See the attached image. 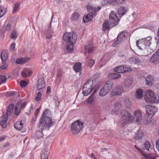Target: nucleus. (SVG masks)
<instances>
[{
	"mask_svg": "<svg viewBox=\"0 0 159 159\" xmlns=\"http://www.w3.org/2000/svg\"><path fill=\"white\" fill-rule=\"evenodd\" d=\"M121 115L122 116L121 118V126L123 127L126 124L133 122L134 119L138 125H140L142 123V114L139 110H137L135 111L134 117L130 113L125 110L122 111Z\"/></svg>",
	"mask_w": 159,
	"mask_h": 159,
	"instance_id": "1",
	"label": "nucleus"
},
{
	"mask_svg": "<svg viewBox=\"0 0 159 159\" xmlns=\"http://www.w3.org/2000/svg\"><path fill=\"white\" fill-rule=\"evenodd\" d=\"M51 112L49 110L47 109L43 112L41 117L40 118L39 123V127L42 130L46 128L49 129L55 123L50 117H47Z\"/></svg>",
	"mask_w": 159,
	"mask_h": 159,
	"instance_id": "2",
	"label": "nucleus"
},
{
	"mask_svg": "<svg viewBox=\"0 0 159 159\" xmlns=\"http://www.w3.org/2000/svg\"><path fill=\"white\" fill-rule=\"evenodd\" d=\"M63 39L66 43V48L67 52H71L73 51L74 43H75L77 39L76 34L73 32H66L63 36Z\"/></svg>",
	"mask_w": 159,
	"mask_h": 159,
	"instance_id": "3",
	"label": "nucleus"
},
{
	"mask_svg": "<svg viewBox=\"0 0 159 159\" xmlns=\"http://www.w3.org/2000/svg\"><path fill=\"white\" fill-rule=\"evenodd\" d=\"M109 20L105 21L102 24V30L105 31L109 30L110 26L113 27L117 25L120 20L114 11H112L109 16Z\"/></svg>",
	"mask_w": 159,
	"mask_h": 159,
	"instance_id": "4",
	"label": "nucleus"
},
{
	"mask_svg": "<svg viewBox=\"0 0 159 159\" xmlns=\"http://www.w3.org/2000/svg\"><path fill=\"white\" fill-rule=\"evenodd\" d=\"M146 113L148 117L146 119L148 123H151L152 120V116H153L157 111V108L154 106L147 105L145 106Z\"/></svg>",
	"mask_w": 159,
	"mask_h": 159,
	"instance_id": "5",
	"label": "nucleus"
},
{
	"mask_svg": "<svg viewBox=\"0 0 159 159\" xmlns=\"http://www.w3.org/2000/svg\"><path fill=\"white\" fill-rule=\"evenodd\" d=\"M93 80L89 79L87 80L82 89V93L85 96L89 95L92 92L94 86L93 87Z\"/></svg>",
	"mask_w": 159,
	"mask_h": 159,
	"instance_id": "6",
	"label": "nucleus"
},
{
	"mask_svg": "<svg viewBox=\"0 0 159 159\" xmlns=\"http://www.w3.org/2000/svg\"><path fill=\"white\" fill-rule=\"evenodd\" d=\"M84 123L79 120L75 121L71 125V130L75 135L78 134L83 128Z\"/></svg>",
	"mask_w": 159,
	"mask_h": 159,
	"instance_id": "7",
	"label": "nucleus"
},
{
	"mask_svg": "<svg viewBox=\"0 0 159 159\" xmlns=\"http://www.w3.org/2000/svg\"><path fill=\"white\" fill-rule=\"evenodd\" d=\"M145 99H159V94H155L154 92L152 90H148L145 92L144 95Z\"/></svg>",
	"mask_w": 159,
	"mask_h": 159,
	"instance_id": "8",
	"label": "nucleus"
},
{
	"mask_svg": "<svg viewBox=\"0 0 159 159\" xmlns=\"http://www.w3.org/2000/svg\"><path fill=\"white\" fill-rule=\"evenodd\" d=\"M26 104V102H23L22 100H20L16 104L14 109V113L16 116H18L20 114L21 109L24 108Z\"/></svg>",
	"mask_w": 159,
	"mask_h": 159,
	"instance_id": "9",
	"label": "nucleus"
},
{
	"mask_svg": "<svg viewBox=\"0 0 159 159\" xmlns=\"http://www.w3.org/2000/svg\"><path fill=\"white\" fill-rule=\"evenodd\" d=\"M149 61L151 63L155 64L159 63V49L152 55Z\"/></svg>",
	"mask_w": 159,
	"mask_h": 159,
	"instance_id": "10",
	"label": "nucleus"
},
{
	"mask_svg": "<svg viewBox=\"0 0 159 159\" xmlns=\"http://www.w3.org/2000/svg\"><path fill=\"white\" fill-rule=\"evenodd\" d=\"M113 84L111 81H107L106 84L104 85L103 88L105 90V92L103 93H102V95L106 94L109 92L110 90L111 89L113 86Z\"/></svg>",
	"mask_w": 159,
	"mask_h": 159,
	"instance_id": "11",
	"label": "nucleus"
},
{
	"mask_svg": "<svg viewBox=\"0 0 159 159\" xmlns=\"http://www.w3.org/2000/svg\"><path fill=\"white\" fill-rule=\"evenodd\" d=\"M37 89L38 90L43 89L45 86V82L43 78L39 79L36 84Z\"/></svg>",
	"mask_w": 159,
	"mask_h": 159,
	"instance_id": "12",
	"label": "nucleus"
},
{
	"mask_svg": "<svg viewBox=\"0 0 159 159\" xmlns=\"http://www.w3.org/2000/svg\"><path fill=\"white\" fill-rule=\"evenodd\" d=\"M23 124L22 123L21 120L17 121L14 125V127L17 130L21 131L22 132L26 131V129H24Z\"/></svg>",
	"mask_w": 159,
	"mask_h": 159,
	"instance_id": "13",
	"label": "nucleus"
},
{
	"mask_svg": "<svg viewBox=\"0 0 159 159\" xmlns=\"http://www.w3.org/2000/svg\"><path fill=\"white\" fill-rule=\"evenodd\" d=\"M150 152H151V153L145 154L144 153L142 154L146 159H155V157L153 154L155 152V148L153 147H152Z\"/></svg>",
	"mask_w": 159,
	"mask_h": 159,
	"instance_id": "14",
	"label": "nucleus"
},
{
	"mask_svg": "<svg viewBox=\"0 0 159 159\" xmlns=\"http://www.w3.org/2000/svg\"><path fill=\"white\" fill-rule=\"evenodd\" d=\"M143 135L144 133L142 130L139 129L135 134L133 138L136 140H139L143 138Z\"/></svg>",
	"mask_w": 159,
	"mask_h": 159,
	"instance_id": "15",
	"label": "nucleus"
},
{
	"mask_svg": "<svg viewBox=\"0 0 159 159\" xmlns=\"http://www.w3.org/2000/svg\"><path fill=\"white\" fill-rule=\"evenodd\" d=\"M8 118L7 114H4L0 118V125L3 128H5L6 127L7 121Z\"/></svg>",
	"mask_w": 159,
	"mask_h": 159,
	"instance_id": "16",
	"label": "nucleus"
},
{
	"mask_svg": "<svg viewBox=\"0 0 159 159\" xmlns=\"http://www.w3.org/2000/svg\"><path fill=\"white\" fill-rule=\"evenodd\" d=\"M89 14H88L86 16H84L83 17V21L85 23H87L92 20V19L95 16V15L92 12H89Z\"/></svg>",
	"mask_w": 159,
	"mask_h": 159,
	"instance_id": "17",
	"label": "nucleus"
},
{
	"mask_svg": "<svg viewBox=\"0 0 159 159\" xmlns=\"http://www.w3.org/2000/svg\"><path fill=\"white\" fill-rule=\"evenodd\" d=\"M85 53L90 54L93 52L94 50V48L93 44L92 43L88 44L86 45L84 47Z\"/></svg>",
	"mask_w": 159,
	"mask_h": 159,
	"instance_id": "18",
	"label": "nucleus"
},
{
	"mask_svg": "<svg viewBox=\"0 0 159 159\" xmlns=\"http://www.w3.org/2000/svg\"><path fill=\"white\" fill-rule=\"evenodd\" d=\"M4 94L5 96L10 97L13 96L16 98L20 97V94L19 92L15 91L8 92L5 93Z\"/></svg>",
	"mask_w": 159,
	"mask_h": 159,
	"instance_id": "19",
	"label": "nucleus"
},
{
	"mask_svg": "<svg viewBox=\"0 0 159 159\" xmlns=\"http://www.w3.org/2000/svg\"><path fill=\"white\" fill-rule=\"evenodd\" d=\"M144 45L146 47H149L151 44V40L152 38L151 37H148L144 39H142Z\"/></svg>",
	"mask_w": 159,
	"mask_h": 159,
	"instance_id": "20",
	"label": "nucleus"
},
{
	"mask_svg": "<svg viewBox=\"0 0 159 159\" xmlns=\"http://www.w3.org/2000/svg\"><path fill=\"white\" fill-rule=\"evenodd\" d=\"M81 68V64L79 62L76 63L73 66V69L76 72H79V75H80L82 73Z\"/></svg>",
	"mask_w": 159,
	"mask_h": 159,
	"instance_id": "21",
	"label": "nucleus"
},
{
	"mask_svg": "<svg viewBox=\"0 0 159 159\" xmlns=\"http://www.w3.org/2000/svg\"><path fill=\"white\" fill-rule=\"evenodd\" d=\"M32 72L30 71L28 69H25L22 71V75L24 78H27L30 77L32 74Z\"/></svg>",
	"mask_w": 159,
	"mask_h": 159,
	"instance_id": "22",
	"label": "nucleus"
},
{
	"mask_svg": "<svg viewBox=\"0 0 159 159\" xmlns=\"http://www.w3.org/2000/svg\"><path fill=\"white\" fill-rule=\"evenodd\" d=\"M153 81V78L151 75H148L146 78V84L148 86H150L152 85Z\"/></svg>",
	"mask_w": 159,
	"mask_h": 159,
	"instance_id": "23",
	"label": "nucleus"
},
{
	"mask_svg": "<svg viewBox=\"0 0 159 159\" xmlns=\"http://www.w3.org/2000/svg\"><path fill=\"white\" fill-rule=\"evenodd\" d=\"M152 147L151 143L148 140H146L143 145V149L148 151H149Z\"/></svg>",
	"mask_w": 159,
	"mask_h": 159,
	"instance_id": "24",
	"label": "nucleus"
},
{
	"mask_svg": "<svg viewBox=\"0 0 159 159\" xmlns=\"http://www.w3.org/2000/svg\"><path fill=\"white\" fill-rule=\"evenodd\" d=\"M101 3L103 6L114 5V0H103L101 2Z\"/></svg>",
	"mask_w": 159,
	"mask_h": 159,
	"instance_id": "25",
	"label": "nucleus"
},
{
	"mask_svg": "<svg viewBox=\"0 0 159 159\" xmlns=\"http://www.w3.org/2000/svg\"><path fill=\"white\" fill-rule=\"evenodd\" d=\"M127 10L123 7H120L117 10L118 15L120 16H122L126 13Z\"/></svg>",
	"mask_w": 159,
	"mask_h": 159,
	"instance_id": "26",
	"label": "nucleus"
},
{
	"mask_svg": "<svg viewBox=\"0 0 159 159\" xmlns=\"http://www.w3.org/2000/svg\"><path fill=\"white\" fill-rule=\"evenodd\" d=\"M143 41V39H142L138 40L136 43L137 47L140 50H143V48L146 47L143 43L142 42Z\"/></svg>",
	"mask_w": 159,
	"mask_h": 159,
	"instance_id": "27",
	"label": "nucleus"
},
{
	"mask_svg": "<svg viewBox=\"0 0 159 159\" xmlns=\"http://www.w3.org/2000/svg\"><path fill=\"white\" fill-rule=\"evenodd\" d=\"M51 23H50L49 26L48 27V30L46 31V37L47 39H50L52 35V32L51 29Z\"/></svg>",
	"mask_w": 159,
	"mask_h": 159,
	"instance_id": "28",
	"label": "nucleus"
},
{
	"mask_svg": "<svg viewBox=\"0 0 159 159\" xmlns=\"http://www.w3.org/2000/svg\"><path fill=\"white\" fill-rule=\"evenodd\" d=\"M14 105L12 104L9 105L7 108V111L6 113L4 114H7V116H8L11 115L13 111L14 108Z\"/></svg>",
	"mask_w": 159,
	"mask_h": 159,
	"instance_id": "29",
	"label": "nucleus"
},
{
	"mask_svg": "<svg viewBox=\"0 0 159 159\" xmlns=\"http://www.w3.org/2000/svg\"><path fill=\"white\" fill-rule=\"evenodd\" d=\"M121 76L119 73H111L108 75V77L110 79H117L120 78Z\"/></svg>",
	"mask_w": 159,
	"mask_h": 159,
	"instance_id": "30",
	"label": "nucleus"
},
{
	"mask_svg": "<svg viewBox=\"0 0 159 159\" xmlns=\"http://www.w3.org/2000/svg\"><path fill=\"white\" fill-rule=\"evenodd\" d=\"M156 48V47L152 48H151L149 47H147V48L145 51V53L146 54V55H148L153 52L154 51Z\"/></svg>",
	"mask_w": 159,
	"mask_h": 159,
	"instance_id": "31",
	"label": "nucleus"
},
{
	"mask_svg": "<svg viewBox=\"0 0 159 159\" xmlns=\"http://www.w3.org/2000/svg\"><path fill=\"white\" fill-rule=\"evenodd\" d=\"M123 65H121L115 67L113 70L114 72L118 73H123Z\"/></svg>",
	"mask_w": 159,
	"mask_h": 159,
	"instance_id": "32",
	"label": "nucleus"
},
{
	"mask_svg": "<svg viewBox=\"0 0 159 159\" xmlns=\"http://www.w3.org/2000/svg\"><path fill=\"white\" fill-rule=\"evenodd\" d=\"M87 9L89 12H91L92 11V12L94 13V12H96L100 10L101 9V7H98L97 8H94L91 6H88L87 7Z\"/></svg>",
	"mask_w": 159,
	"mask_h": 159,
	"instance_id": "33",
	"label": "nucleus"
},
{
	"mask_svg": "<svg viewBox=\"0 0 159 159\" xmlns=\"http://www.w3.org/2000/svg\"><path fill=\"white\" fill-rule=\"evenodd\" d=\"M1 59L3 62H6L8 57V54L3 51L1 54Z\"/></svg>",
	"mask_w": 159,
	"mask_h": 159,
	"instance_id": "34",
	"label": "nucleus"
},
{
	"mask_svg": "<svg viewBox=\"0 0 159 159\" xmlns=\"http://www.w3.org/2000/svg\"><path fill=\"white\" fill-rule=\"evenodd\" d=\"M124 34V33L122 32L118 36L116 41V42L118 43H119L120 42L123 40V37H125V36Z\"/></svg>",
	"mask_w": 159,
	"mask_h": 159,
	"instance_id": "35",
	"label": "nucleus"
},
{
	"mask_svg": "<svg viewBox=\"0 0 159 159\" xmlns=\"http://www.w3.org/2000/svg\"><path fill=\"white\" fill-rule=\"evenodd\" d=\"M116 93L118 95H120L123 92V87L121 86H117L115 89Z\"/></svg>",
	"mask_w": 159,
	"mask_h": 159,
	"instance_id": "36",
	"label": "nucleus"
},
{
	"mask_svg": "<svg viewBox=\"0 0 159 159\" xmlns=\"http://www.w3.org/2000/svg\"><path fill=\"white\" fill-rule=\"evenodd\" d=\"M136 93L137 98L140 99L143 97V91L142 90L140 89H139L137 90Z\"/></svg>",
	"mask_w": 159,
	"mask_h": 159,
	"instance_id": "37",
	"label": "nucleus"
},
{
	"mask_svg": "<svg viewBox=\"0 0 159 159\" xmlns=\"http://www.w3.org/2000/svg\"><path fill=\"white\" fill-rule=\"evenodd\" d=\"M129 60L130 62L134 64L139 63L140 62V60L136 57H133L130 58Z\"/></svg>",
	"mask_w": 159,
	"mask_h": 159,
	"instance_id": "38",
	"label": "nucleus"
},
{
	"mask_svg": "<svg viewBox=\"0 0 159 159\" xmlns=\"http://www.w3.org/2000/svg\"><path fill=\"white\" fill-rule=\"evenodd\" d=\"M48 153L47 151H43L41 155V159H48Z\"/></svg>",
	"mask_w": 159,
	"mask_h": 159,
	"instance_id": "39",
	"label": "nucleus"
},
{
	"mask_svg": "<svg viewBox=\"0 0 159 159\" xmlns=\"http://www.w3.org/2000/svg\"><path fill=\"white\" fill-rule=\"evenodd\" d=\"M10 37L11 39L15 40L17 37L16 30H12L10 34Z\"/></svg>",
	"mask_w": 159,
	"mask_h": 159,
	"instance_id": "40",
	"label": "nucleus"
},
{
	"mask_svg": "<svg viewBox=\"0 0 159 159\" xmlns=\"http://www.w3.org/2000/svg\"><path fill=\"white\" fill-rule=\"evenodd\" d=\"M7 10V9L4 8L1 6H0V18L4 16Z\"/></svg>",
	"mask_w": 159,
	"mask_h": 159,
	"instance_id": "41",
	"label": "nucleus"
},
{
	"mask_svg": "<svg viewBox=\"0 0 159 159\" xmlns=\"http://www.w3.org/2000/svg\"><path fill=\"white\" fill-rule=\"evenodd\" d=\"M80 15L77 12H75L72 15L71 19L72 20H76L78 19L80 17Z\"/></svg>",
	"mask_w": 159,
	"mask_h": 159,
	"instance_id": "42",
	"label": "nucleus"
},
{
	"mask_svg": "<svg viewBox=\"0 0 159 159\" xmlns=\"http://www.w3.org/2000/svg\"><path fill=\"white\" fill-rule=\"evenodd\" d=\"M133 83V81L131 80L129 78H127L125 81V85L127 87L131 85Z\"/></svg>",
	"mask_w": 159,
	"mask_h": 159,
	"instance_id": "43",
	"label": "nucleus"
},
{
	"mask_svg": "<svg viewBox=\"0 0 159 159\" xmlns=\"http://www.w3.org/2000/svg\"><path fill=\"white\" fill-rule=\"evenodd\" d=\"M123 73L130 72L132 71L131 68L127 65H123Z\"/></svg>",
	"mask_w": 159,
	"mask_h": 159,
	"instance_id": "44",
	"label": "nucleus"
},
{
	"mask_svg": "<svg viewBox=\"0 0 159 159\" xmlns=\"http://www.w3.org/2000/svg\"><path fill=\"white\" fill-rule=\"evenodd\" d=\"M20 3L19 2H16L15 3L14 7L13 10V12L15 13L17 11L18 9L20 7Z\"/></svg>",
	"mask_w": 159,
	"mask_h": 159,
	"instance_id": "45",
	"label": "nucleus"
},
{
	"mask_svg": "<svg viewBox=\"0 0 159 159\" xmlns=\"http://www.w3.org/2000/svg\"><path fill=\"white\" fill-rule=\"evenodd\" d=\"M95 63V60L93 59H90L88 61V66L90 67H92Z\"/></svg>",
	"mask_w": 159,
	"mask_h": 159,
	"instance_id": "46",
	"label": "nucleus"
},
{
	"mask_svg": "<svg viewBox=\"0 0 159 159\" xmlns=\"http://www.w3.org/2000/svg\"><path fill=\"white\" fill-rule=\"evenodd\" d=\"M146 102L152 104H158L159 103V100H145Z\"/></svg>",
	"mask_w": 159,
	"mask_h": 159,
	"instance_id": "47",
	"label": "nucleus"
},
{
	"mask_svg": "<svg viewBox=\"0 0 159 159\" xmlns=\"http://www.w3.org/2000/svg\"><path fill=\"white\" fill-rule=\"evenodd\" d=\"M43 93V90H40V92H39L37 93V96L36 97L35 99H41L42 95V93Z\"/></svg>",
	"mask_w": 159,
	"mask_h": 159,
	"instance_id": "48",
	"label": "nucleus"
},
{
	"mask_svg": "<svg viewBox=\"0 0 159 159\" xmlns=\"http://www.w3.org/2000/svg\"><path fill=\"white\" fill-rule=\"evenodd\" d=\"M7 80V78L5 75H0V80L1 81L2 83H4Z\"/></svg>",
	"mask_w": 159,
	"mask_h": 159,
	"instance_id": "49",
	"label": "nucleus"
},
{
	"mask_svg": "<svg viewBox=\"0 0 159 159\" xmlns=\"http://www.w3.org/2000/svg\"><path fill=\"white\" fill-rule=\"evenodd\" d=\"M8 67L7 64L6 63V62H2V65L0 66V68L2 70L6 69Z\"/></svg>",
	"mask_w": 159,
	"mask_h": 159,
	"instance_id": "50",
	"label": "nucleus"
},
{
	"mask_svg": "<svg viewBox=\"0 0 159 159\" xmlns=\"http://www.w3.org/2000/svg\"><path fill=\"white\" fill-rule=\"evenodd\" d=\"M36 135L38 139H39L43 137V133L42 131H38L36 132Z\"/></svg>",
	"mask_w": 159,
	"mask_h": 159,
	"instance_id": "51",
	"label": "nucleus"
},
{
	"mask_svg": "<svg viewBox=\"0 0 159 159\" xmlns=\"http://www.w3.org/2000/svg\"><path fill=\"white\" fill-rule=\"evenodd\" d=\"M28 83L27 82L24 81H21L20 82V86L21 87H23L26 86Z\"/></svg>",
	"mask_w": 159,
	"mask_h": 159,
	"instance_id": "52",
	"label": "nucleus"
},
{
	"mask_svg": "<svg viewBox=\"0 0 159 159\" xmlns=\"http://www.w3.org/2000/svg\"><path fill=\"white\" fill-rule=\"evenodd\" d=\"M16 44L15 43H12L11 44L10 47V49L11 51H14L15 48Z\"/></svg>",
	"mask_w": 159,
	"mask_h": 159,
	"instance_id": "53",
	"label": "nucleus"
},
{
	"mask_svg": "<svg viewBox=\"0 0 159 159\" xmlns=\"http://www.w3.org/2000/svg\"><path fill=\"white\" fill-rule=\"evenodd\" d=\"M5 29L6 30H11V26L10 24L7 23L5 27Z\"/></svg>",
	"mask_w": 159,
	"mask_h": 159,
	"instance_id": "54",
	"label": "nucleus"
},
{
	"mask_svg": "<svg viewBox=\"0 0 159 159\" xmlns=\"http://www.w3.org/2000/svg\"><path fill=\"white\" fill-rule=\"evenodd\" d=\"M115 2L118 4H122L125 2V0H114V3Z\"/></svg>",
	"mask_w": 159,
	"mask_h": 159,
	"instance_id": "55",
	"label": "nucleus"
},
{
	"mask_svg": "<svg viewBox=\"0 0 159 159\" xmlns=\"http://www.w3.org/2000/svg\"><path fill=\"white\" fill-rule=\"evenodd\" d=\"M134 147L137 150V151L142 155L144 153L143 151L140 148H139L135 145L134 146Z\"/></svg>",
	"mask_w": 159,
	"mask_h": 159,
	"instance_id": "56",
	"label": "nucleus"
},
{
	"mask_svg": "<svg viewBox=\"0 0 159 159\" xmlns=\"http://www.w3.org/2000/svg\"><path fill=\"white\" fill-rule=\"evenodd\" d=\"M16 63L18 64H23V60L21 58L17 59L16 61Z\"/></svg>",
	"mask_w": 159,
	"mask_h": 159,
	"instance_id": "57",
	"label": "nucleus"
},
{
	"mask_svg": "<svg viewBox=\"0 0 159 159\" xmlns=\"http://www.w3.org/2000/svg\"><path fill=\"white\" fill-rule=\"evenodd\" d=\"M21 58L23 60V64L29 61L30 59V58L29 57Z\"/></svg>",
	"mask_w": 159,
	"mask_h": 159,
	"instance_id": "58",
	"label": "nucleus"
},
{
	"mask_svg": "<svg viewBox=\"0 0 159 159\" xmlns=\"http://www.w3.org/2000/svg\"><path fill=\"white\" fill-rule=\"evenodd\" d=\"M117 95H118L116 93V91L115 90L114 91H112L111 92L110 94V96L111 97H114Z\"/></svg>",
	"mask_w": 159,
	"mask_h": 159,
	"instance_id": "59",
	"label": "nucleus"
},
{
	"mask_svg": "<svg viewBox=\"0 0 159 159\" xmlns=\"http://www.w3.org/2000/svg\"><path fill=\"white\" fill-rule=\"evenodd\" d=\"M156 146L157 149L159 152V139H157L156 142Z\"/></svg>",
	"mask_w": 159,
	"mask_h": 159,
	"instance_id": "60",
	"label": "nucleus"
},
{
	"mask_svg": "<svg viewBox=\"0 0 159 159\" xmlns=\"http://www.w3.org/2000/svg\"><path fill=\"white\" fill-rule=\"evenodd\" d=\"M105 91V90L104 89V88L103 89H101L99 92V95L100 96H105L106 94L102 95V93H104V92H104Z\"/></svg>",
	"mask_w": 159,
	"mask_h": 159,
	"instance_id": "61",
	"label": "nucleus"
},
{
	"mask_svg": "<svg viewBox=\"0 0 159 159\" xmlns=\"http://www.w3.org/2000/svg\"><path fill=\"white\" fill-rule=\"evenodd\" d=\"M51 87L50 86H48L47 89V93H49L51 92Z\"/></svg>",
	"mask_w": 159,
	"mask_h": 159,
	"instance_id": "62",
	"label": "nucleus"
},
{
	"mask_svg": "<svg viewBox=\"0 0 159 159\" xmlns=\"http://www.w3.org/2000/svg\"><path fill=\"white\" fill-rule=\"evenodd\" d=\"M40 108H38L37 109L35 112V115L37 116L38 114V113H39V112L40 111Z\"/></svg>",
	"mask_w": 159,
	"mask_h": 159,
	"instance_id": "63",
	"label": "nucleus"
},
{
	"mask_svg": "<svg viewBox=\"0 0 159 159\" xmlns=\"http://www.w3.org/2000/svg\"><path fill=\"white\" fill-rule=\"evenodd\" d=\"M37 116L36 115H34L33 116L32 119V122L35 121L36 119Z\"/></svg>",
	"mask_w": 159,
	"mask_h": 159,
	"instance_id": "64",
	"label": "nucleus"
}]
</instances>
